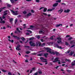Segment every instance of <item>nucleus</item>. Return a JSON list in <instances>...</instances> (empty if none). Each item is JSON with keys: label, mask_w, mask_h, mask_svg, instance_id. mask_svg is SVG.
I'll use <instances>...</instances> for the list:
<instances>
[{"label": "nucleus", "mask_w": 75, "mask_h": 75, "mask_svg": "<svg viewBox=\"0 0 75 75\" xmlns=\"http://www.w3.org/2000/svg\"><path fill=\"white\" fill-rule=\"evenodd\" d=\"M11 12L13 13V15L15 16H17V15H18V13H15V12L13 11V10H11Z\"/></svg>", "instance_id": "7"}, {"label": "nucleus", "mask_w": 75, "mask_h": 75, "mask_svg": "<svg viewBox=\"0 0 75 75\" xmlns=\"http://www.w3.org/2000/svg\"><path fill=\"white\" fill-rule=\"evenodd\" d=\"M61 0H58L57 1H56V2H58V3H61Z\"/></svg>", "instance_id": "26"}, {"label": "nucleus", "mask_w": 75, "mask_h": 75, "mask_svg": "<svg viewBox=\"0 0 75 75\" xmlns=\"http://www.w3.org/2000/svg\"><path fill=\"white\" fill-rule=\"evenodd\" d=\"M36 2L37 3H39L40 2V0H35Z\"/></svg>", "instance_id": "52"}, {"label": "nucleus", "mask_w": 75, "mask_h": 75, "mask_svg": "<svg viewBox=\"0 0 75 75\" xmlns=\"http://www.w3.org/2000/svg\"><path fill=\"white\" fill-rule=\"evenodd\" d=\"M49 65L50 66V65H53V64L52 63V62H50V63L49 64Z\"/></svg>", "instance_id": "44"}, {"label": "nucleus", "mask_w": 75, "mask_h": 75, "mask_svg": "<svg viewBox=\"0 0 75 75\" xmlns=\"http://www.w3.org/2000/svg\"><path fill=\"white\" fill-rule=\"evenodd\" d=\"M14 33L15 34H18V32H17L16 30H15V31Z\"/></svg>", "instance_id": "54"}, {"label": "nucleus", "mask_w": 75, "mask_h": 75, "mask_svg": "<svg viewBox=\"0 0 75 75\" xmlns=\"http://www.w3.org/2000/svg\"><path fill=\"white\" fill-rule=\"evenodd\" d=\"M57 40H58L57 41L58 44H60V43H62V38L59 37H57Z\"/></svg>", "instance_id": "3"}, {"label": "nucleus", "mask_w": 75, "mask_h": 75, "mask_svg": "<svg viewBox=\"0 0 75 75\" xmlns=\"http://www.w3.org/2000/svg\"><path fill=\"white\" fill-rule=\"evenodd\" d=\"M16 30L17 31H18V32H19V33H20V30H19V29H18V28H17Z\"/></svg>", "instance_id": "32"}, {"label": "nucleus", "mask_w": 75, "mask_h": 75, "mask_svg": "<svg viewBox=\"0 0 75 75\" xmlns=\"http://www.w3.org/2000/svg\"><path fill=\"white\" fill-rule=\"evenodd\" d=\"M71 63H72L71 64L72 66L75 65V60H74Z\"/></svg>", "instance_id": "15"}, {"label": "nucleus", "mask_w": 75, "mask_h": 75, "mask_svg": "<svg viewBox=\"0 0 75 75\" xmlns=\"http://www.w3.org/2000/svg\"><path fill=\"white\" fill-rule=\"evenodd\" d=\"M37 38H38V39H40V36L38 35V36H37Z\"/></svg>", "instance_id": "43"}, {"label": "nucleus", "mask_w": 75, "mask_h": 75, "mask_svg": "<svg viewBox=\"0 0 75 75\" xmlns=\"http://www.w3.org/2000/svg\"><path fill=\"white\" fill-rule=\"evenodd\" d=\"M31 16V13H29L28 14H27V15L28 17H29V16Z\"/></svg>", "instance_id": "19"}, {"label": "nucleus", "mask_w": 75, "mask_h": 75, "mask_svg": "<svg viewBox=\"0 0 75 75\" xmlns=\"http://www.w3.org/2000/svg\"><path fill=\"white\" fill-rule=\"evenodd\" d=\"M6 8V7L5 6V7H4L3 8H1V10H2V11H3V9H5V8Z\"/></svg>", "instance_id": "34"}, {"label": "nucleus", "mask_w": 75, "mask_h": 75, "mask_svg": "<svg viewBox=\"0 0 75 75\" xmlns=\"http://www.w3.org/2000/svg\"><path fill=\"white\" fill-rule=\"evenodd\" d=\"M36 42V45L32 41H30L29 42V43L31 47H35V45H36V47H40L41 46V42H40L38 41Z\"/></svg>", "instance_id": "1"}, {"label": "nucleus", "mask_w": 75, "mask_h": 75, "mask_svg": "<svg viewBox=\"0 0 75 75\" xmlns=\"http://www.w3.org/2000/svg\"><path fill=\"white\" fill-rule=\"evenodd\" d=\"M0 23H1V24H2V23H5V21H0Z\"/></svg>", "instance_id": "31"}, {"label": "nucleus", "mask_w": 75, "mask_h": 75, "mask_svg": "<svg viewBox=\"0 0 75 75\" xmlns=\"http://www.w3.org/2000/svg\"><path fill=\"white\" fill-rule=\"evenodd\" d=\"M2 72H7V71L4 69L2 70Z\"/></svg>", "instance_id": "36"}, {"label": "nucleus", "mask_w": 75, "mask_h": 75, "mask_svg": "<svg viewBox=\"0 0 75 75\" xmlns=\"http://www.w3.org/2000/svg\"><path fill=\"white\" fill-rule=\"evenodd\" d=\"M10 1L12 4H13L14 3V0H10Z\"/></svg>", "instance_id": "23"}, {"label": "nucleus", "mask_w": 75, "mask_h": 75, "mask_svg": "<svg viewBox=\"0 0 75 75\" xmlns=\"http://www.w3.org/2000/svg\"><path fill=\"white\" fill-rule=\"evenodd\" d=\"M38 56H42V54H38Z\"/></svg>", "instance_id": "39"}, {"label": "nucleus", "mask_w": 75, "mask_h": 75, "mask_svg": "<svg viewBox=\"0 0 75 75\" xmlns=\"http://www.w3.org/2000/svg\"><path fill=\"white\" fill-rule=\"evenodd\" d=\"M9 19L10 22L12 24L13 23L12 21H13V18H11L10 19L9 18Z\"/></svg>", "instance_id": "12"}, {"label": "nucleus", "mask_w": 75, "mask_h": 75, "mask_svg": "<svg viewBox=\"0 0 75 75\" xmlns=\"http://www.w3.org/2000/svg\"><path fill=\"white\" fill-rule=\"evenodd\" d=\"M47 11H52V9H48L47 10Z\"/></svg>", "instance_id": "38"}, {"label": "nucleus", "mask_w": 75, "mask_h": 75, "mask_svg": "<svg viewBox=\"0 0 75 75\" xmlns=\"http://www.w3.org/2000/svg\"><path fill=\"white\" fill-rule=\"evenodd\" d=\"M21 39L22 40V41H25V39L23 37H22V38H21Z\"/></svg>", "instance_id": "22"}, {"label": "nucleus", "mask_w": 75, "mask_h": 75, "mask_svg": "<svg viewBox=\"0 0 75 75\" xmlns=\"http://www.w3.org/2000/svg\"><path fill=\"white\" fill-rule=\"evenodd\" d=\"M62 24H57L56 25V27H59L60 25H61V26H62Z\"/></svg>", "instance_id": "17"}, {"label": "nucleus", "mask_w": 75, "mask_h": 75, "mask_svg": "<svg viewBox=\"0 0 75 75\" xmlns=\"http://www.w3.org/2000/svg\"><path fill=\"white\" fill-rule=\"evenodd\" d=\"M54 47H57V48H59V49H62V48L61 46H58V45L57 44H56V45H54Z\"/></svg>", "instance_id": "6"}, {"label": "nucleus", "mask_w": 75, "mask_h": 75, "mask_svg": "<svg viewBox=\"0 0 75 75\" xmlns=\"http://www.w3.org/2000/svg\"><path fill=\"white\" fill-rule=\"evenodd\" d=\"M7 6L8 7H11V5H10V4H8L7 5Z\"/></svg>", "instance_id": "51"}, {"label": "nucleus", "mask_w": 75, "mask_h": 75, "mask_svg": "<svg viewBox=\"0 0 75 75\" xmlns=\"http://www.w3.org/2000/svg\"><path fill=\"white\" fill-rule=\"evenodd\" d=\"M74 53H75V52H74V51H71L70 52V53L69 54V55L70 56H72Z\"/></svg>", "instance_id": "11"}, {"label": "nucleus", "mask_w": 75, "mask_h": 75, "mask_svg": "<svg viewBox=\"0 0 75 75\" xmlns=\"http://www.w3.org/2000/svg\"><path fill=\"white\" fill-rule=\"evenodd\" d=\"M65 45H69V44H68V42H65Z\"/></svg>", "instance_id": "42"}, {"label": "nucleus", "mask_w": 75, "mask_h": 75, "mask_svg": "<svg viewBox=\"0 0 75 75\" xmlns=\"http://www.w3.org/2000/svg\"><path fill=\"white\" fill-rule=\"evenodd\" d=\"M38 73L39 74H42V71H41V70H39L38 71Z\"/></svg>", "instance_id": "29"}, {"label": "nucleus", "mask_w": 75, "mask_h": 75, "mask_svg": "<svg viewBox=\"0 0 75 75\" xmlns=\"http://www.w3.org/2000/svg\"><path fill=\"white\" fill-rule=\"evenodd\" d=\"M37 53H32L31 54L32 55H36L37 54Z\"/></svg>", "instance_id": "48"}, {"label": "nucleus", "mask_w": 75, "mask_h": 75, "mask_svg": "<svg viewBox=\"0 0 75 75\" xmlns=\"http://www.w3.org/2000/svg\"><path fill=\"white\" fill-rule=\"evenodd\" d=\"M66 61H67L68 62H71V60L69 59H66Z\"/></svg>", "instance_id": "49"}, {"label": "nucleus", "mask_w": 75, "mask_h": 75, "mask_svg": "<svg viewBox=\"0 0 75 75\" xmlns=\"http://www.w3.org/2000/svg\"><path fill=\"white\" fill-rule=\"evenodd\" d=\"M55 54H56L57 55H59V54L58 52H55Z\"/></svg>", "instance_id": "25"}, {"label": "nucleus", "mask_w": 75, "mask_h": 75, "mask_svg": "<svg viewBox=\"0 0 75 75\" xmlns=\"http://www.w3.org/2000/svg\"><path fill=\"white\" fill-rule=\"evenodd\" d=\"M18 21V20H17V19H16L15 21V24H16V23H17V22Z\"/></svg>", "instance_id": "35"}, {"label": "nucleus", "mask_w": 75, "mask_h": 75, "mask_svg": "<svg viewBox=\"0 0 75 75\" xmlns=\"http://www.w3.org/2000/svg\"><path fill=\"white\" fill-rule=\"evenodd\" d=\"M34 26H33V25H31L30 26V30H32V28H34Z\"/></svg>", "instance_id": "27"}, {"label": "nucleus", "mask_w": 75, "mask_h": 75, "mask_svg": "<svg viewBox=\"0 0 75 75\" xmlns=\"http://www.w3.org/2000/svg\"><path fill=\"white\" fill-rule=\"evenodd\" d=\"M20 47V45H19L17 46V47H16V48H18Z\"/></svg>", "instance_id": "50"}, {"label": "nucleus", "mask_w": 75, "mask_h": 75, "mask_svg": "<svg viewBox=\"0 0 75 75\" xmlns=\"http://www.w3.org/2000/svg\"><path fill=\"white\" fill-rule=\"evenodd\" d=\"M55 8H52V11L53 10H55Z\"/></svg>", "instance_id": "60"}, {"label": "nucleus", "mask_w": 75, "mask_h": 75, "mask_svg": "<svg viewBox=\"0 0 75 75\" xmlns=\"http://www.w3.org/2000/svg\"><path fill=\"white\" fill-rule=\"evenodd\" d=\"M27 31L28 32H30V33H32V31H31L30 30H27Z\"/></svg>", "instance_id": "40"}, {"label": "nucleus", "mask_w": 75, "mask_h": 75, "mask_svg": "<svg viewBox=\"0 0 75 75\" xmlns=\"http://www.w3.org/2000/svg\"><path fill=\"white\" fill-rule=\"evenodd\" d=\"M16 50H17L18 51H19V50H21V49L19 48H17V47L16 48Z\"/></svg>", "instance_id": "33"}, {"label": "nucleus", "mask_w": 75, "mask_h": 75, "mask_svg": "<svg viewBox=\"0 0 75 75\" xmlns=\"http://www.w3.org/2000/svg\"><path fill=\"white\" fill-rule=\"evenodd\" d=\"M8 75H11V72H9L8 73Z\"/></svg>", "instance_id": "64"}, {"label": "nucleus", "mask_w": 75, "mask_h": 75, "mask_svg": "<svg viewBox=\"0 0 75 75\" xmlns=\"http://www.w3.org/2000/svg\"><path fill=\"white\" fill-rule=\"evenodd\" d=\"M23 14H26V13H27V12H26V11L23 12Z\"/></svg>", "instance_id": "56"}, {"label": "nucleus", "mask_w": 75, "mask_h": 75, "mask_svg": "<svg viewBox=\"0 0 75 75\" xmlns=\"http://www.w3.org/2000/svg\"><path fill=\"white\" fill-rule=\"evenodd\" d=\"M6 18V17L4 16L3 15V16H2V18L3 19H4V18Z\"/></svg>", "instance_id": "53"}, {"label": "nucleus", "mask_w": 75, "mask_h": 75, "mask_svg": "<svg viewBox=\"0 0 75 75\" xmlns=\"http://www.w3.org/2000/svg\"><path fill=\"white\" fill-rule=\"evenodd\" d=\"M71 21L72 22H75V20L74 19H71Z\"/></svg>", "instance_id": "46"}, {"label": "nucleus", "mask_w": 75, "mask_h": 75, "mask_svg": "<svg viewBox=\"0 0 75 75\" xmlns=\"http://www.w3.org/2000/svg\"><path fill=\"white\" fill-rule=\"evenodd\" d=\"M31 11V13H34V10H32Z\"/></svg>", "instance_id": "57"}, {"label": "nucleus", "mask_w": 75, "mask_h": 75, "mask_svg": "<svg viewBox=\"0 0 75 75\" xmlns=\"http://www.w3.org/2000/svg\"><path fill=\"white\" fill-rule=\"evenodd\" d=\"M48 55V53H45L44 54V56L45 57V58H47V56Z\"/></svg>", "instance_id": "13"}, {"label": "nucleus", "mask_w": 75, "mask_h": 75, "mask_svg": "<svg viewBox=\"0 0 75 75\" xmlns=\"http://www.w3.org/2000/svg\"><path fill=\"white\" fill-rule=\"evenodd\" d=\"M13 37H14V38H16V39H17V40H19L20 39V37H18L17 36H14V35H13Z\"/></svg>", "instance_id": "9"}, {"label": "nucleus", "mask_w": 75, "mask_h": 75, "mask_svg": "<svg viewBox=\"0 0 75 75\" xmlns=\"http://www.w3.org/2000/svg\"><path fill=\"white\" fill-rule=\"evenodd\" d=\"M25 48H30V47L28 46H25Z\"/></svg>", "instance_id": "58"}, {"label": "nucleus", "mask_w": 75, "mask_h": 75, "mask_svg": "<svg viewBox=\"0 0 75 75\" xmlns=\"http://www.w3.org/2000/svg\"><path fill=\"white\" fill-rule=\"evenodd\" d=\"M45 50H47V52H49V53H50V52L52 51V50L51 48H49V47H46L45 48Z\"/></svg>", "instance_id": "4"}, {"label": "nucleus", "mask_w": 75, "mask_h": 75, "mask_svg": "<svg viewBox=\"0 0 75 75\" xmlns=\"http://www.w3.org/2000/svg\"><path fill=\"white\" fill-rule=\"evenodd\" d=\"M30 52H31L27 51L26 52V53L28 54H30Z\"/></svg>", "instance_id": "45"}, {"label": "nucleus", "mask_w": 75, "mask_h": 75, "mask_svg": "<svg viewBox=\"0 0 75 75\" xmlns=\"http://www.w3.org/2000/svg\"><path fill=\"white\" fill-rule=\"evenodd\" d=\"M50 53L51 54H53V55H55V53L54 52H52L51 51L50 52Z\"/></svg>", "instance_id": "16"}, {"label": "nucleus", "mask_w": 75, "mask_h": 75, "mask_svg": "<svg viewBox=\"0 0 75 75\" xmlns=\"http://www.w3.org/2000/svg\"><path fill=\"white\" fill-rule=\"evenodd\" d=\"M32 70H33V71H35V68L34 67V68H32Z\"/></svg>", "instance_id": "30"}, {"label": "nucleus", "mask_w": 75, "mask_h": 75, "mask_svg": "<svg viewBox=\"0 0 75 75\" xmlns=\"http://www.w3.org/2000/svg\"><path fill=\"white\" fill-rule=\"evenodd\" d=\"M70 37V35H67L66 37V38H67L68 37Z\"/></svg>", "instance_id": "55"}, {"label": "nucleus", "mask_w": 75, "mask_h": 75, "mask_svg": "<svg viewBox=\"0 0 75 75\" xmlns=\"http://www.w3.org/2000/svg\"><path fill=\"white\" fill-rule=\"evenodd\" d=\"M11 42L13 43L14 42V40H11Z\"/></svg>", "instance_id": "63"}, {"label": "nucleus", "mask_w": 75, "mask_h": 75, "mask_svg": "<svg viewBox=\"0 0 75 75\" xmlns=\"http://www.w3.org/2000/svg\"><path fill=\"white\" fill-rule=\"evenodd\" d=\"M67 71L68 72H72V70H67Z\"/></svg>", "instance_id": "47"}, {"label": "nucleus", "mask_w": 75, "mask_h": 75, "mask_svg": "<svg viewBox=\"0 0 75 75\" xmlns=\"http://www.w3.org/2000/svg\"><path fill=\"white\" fill-rule=\"evenodd\" d=\"M47 10V8H45L43 10V11L44 12H46Z\"/></svg>", "instance_id": "20"}, {"label": "nucleus", "mask_w": 75, "mask_h": 75, "mask_svg": "<svg viewBox=\"0 0 75 75\" xmlns=\"http://www.w3.org/2000/svg\"><path fill=\"white\" fill-rule=\"evenodd\" d=\"M7 13H4V15L3 16H6V15H7Z\"/></svg>", "instance_id": "62"}, {"label": "nucleus", "mask_w": 75, "mask_h": 75, "mask_svg": "<svg viewBox=\"0 0 75 75\" xmlns=\"http://www.w3.org/2000/svg\"><path fill=\"white\" fill-rule=\"evenodd\" d=\"M34 38L32 37V38H29V40H34Z\"/></svg>", "instance_id": "28"}, {"label": "nucleus", "mask_w": 75, "mask_h": 75, "mask_svg": "<svg viewBox=\"0 0 75 75\" xmlns=\"http://www.w3.org/2000/svg\"><path fill=\"white\" fill-rule=\"evenodd\" d=\"M70 51H71L70 50H69V51H67V52H66L65 53L66 54H68L69 53V52H70Z\"/></svg>", "instance_id": "37"}, {"label": "nucleus", "mask_w": 75, "mask_h": 75, "mask_svg": "<svg viewBox=\"0 0 75 75\" xmlns=\"http://www.w3.org/2000/svg\"><path fill=\"white\" fill-rule=\"evenodd\" d=\"M59 58H56L55 59L54 61H53V62H56L57 61H58L59 62H60V60H59Z\"/></svg>", "instance_id": "5"}, {"label": "nucleus", "mask_w": 75, "mask_h": 75, "mask_svg": "<svg viewBox=\"0 0 75 75\" xmlns=\"http://www.w3.org/2000/svg\"><path fill=\"white\" fill-rule=\"evenodd\" d=\"M58 3H56L53 5V7H57V6H58Z\"/></svg>", "instance_id": "14"}, {"label": "nucleus", "mask_w": 75, "mask_h": 75, "mask_svg": "<svg viewBox=\"0 0 75 75\" xmlns=\"http://www.w3.org/2000/svg\"><path fill=\"white\" fill-rule=\"evenodd\" d=\"M63 11V9H61V8H60V9L58 11V13H59V14H61L62 13Z\"/></svg>", "instance_id": "8"}, {"label": "nucleus", "mask_w": 75, "mask_h": 75, "mask_svg": "<svg viewBox=\"0 0 75 75\" xmlns=\"http://www.w3.org/2000/svg\"><path fill=\"white\" fill-rule=\"evenodd\" d=\"M39 34H43L44 33V32L42 31V30H40L39 32Z\"/></svg>", "instance_id": "24"}, {"label": "nucleus", "mask_w": 75, "mask_h": 75, "mask_svg": "<svg viewBox=\"0 0 75 75\" xmlns=\"http://www.w3.org/2000/svg\"><path fill=\"white\" fill-rule=\"evenodd\" d=\"M45 45V43H43L42 45L40 44V47H44V46Z\"/></svg>", "instance_id": "21"}, {"label": "nucleus", "mask_w": 75, "mask_h": 75, "mask_svg": "<svg viewBox=\"0 0 75 75\" xmlns=\"http://www.w3.org/2000/svg\"><path fill=\"white\" fill-rule=\"evenodd\" d=\"M73 39V38L72 37H70L68 39V41H69V42L70 44L71 45H72V44H75V40H72Z\"/></svg>", "instance_id": "2"}, {"label": "nucleus", "mask_w": 75, "mask_h": 75, "mask_svg": "<svg viewBox=\"0 0 75 75\" xmlns=\"http://www.w3.org/2000/svg\"><path fill=\"white\" fill-rule=\"evenodd\" d=\"M50 39L51 40H53V36H52V37L50 38Z\"/></svg>", "instance_id": "59"}, {"label": "nucleus", "mask_w": 75, "mask_h": 75, "mask_svg": "<svg viewBox=\"0 0 75 75\" xmlns=\"http://www.w3.org/2000/svg\"><path fill=\"white\" fill-rule=\"evenodd\" d=\"M38 75V72H36V73H34L33 74V75Z\"/></svg>", "instance_id": "41"}, {"label": "nucleus", "mask_w": 75, "mask_h": 75, "mask_svg": "<svg viewBox=\"0 0 75 75\" xmlns=\"http://www.w3.org/2000/svg\"><path fill=\"white\" fill-rule=\"evenodd\" d=\"M59 67V66H57V67H55L54 68H56V69H58V68Z\"/></svg>", "instance_id": "61"}, {"label": "nucleus", "mask_w": 75, "mask_h": 75, "mask_svg": "<svg viewBox=\"0 0 75 75\" xmlns=\"http://www.w3.org/2000/svg\"><path fill=\"white\" fill-rule=\"evenodd\" d=\"M70 11V10L69 9H68L67 10H65L64 11V13H69Z\"/></svg>", "instance_id": "10"}, {"label": "nucleus", "mask_w": 75, "mask_h": 75, "mask_svg": "<svg viewBox=\"0 0 75 75\" xmlns=\"http://www.w3.org/2000/svg\"><path fill=\"white\" fill-rule=\"evenodd\" d=\"M40 59L42 60H47V59H44V58L41 57L40 58Z\"/></svg>", "instance_id": "18"}]
</instances>
